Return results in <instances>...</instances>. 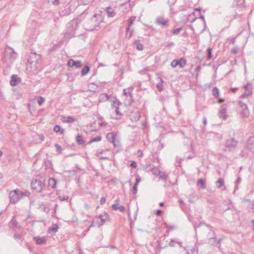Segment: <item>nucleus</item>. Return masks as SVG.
Here are the masks:
<instances>
[{"label": "nucleus", "mask_w": 254, "mask_h": 254, "mask_svg": "<svg viewBox=\"0 0 254 254\" xmlns=\"http://www.w3.org/2000/svg\"><path fill=\"white\" fill-rule=\"evenodd\" d=\"M62 121L66 123H72L74 122L75 120L72 116H68L67 117H62Z\"/></svg>", "instance_id": "b1692460"}, {"label": "nucleus", "mask_w": 254, "mask_h": 254, "mask_svg": "<svg viewBox=\"0 0 254 254\" xmlns=\"http://www.w3.org/2000/svg\"><path fill=\"white\" fill-rule=\"evenodd\" d=\"M113 209L115 210H119L121 212H124L125 210V208L123 205L118 206L117 204H114L112 206Z\"/></svg>", "instance_id": "bb28decb"}, {"label": "nucleus", "mask_w": 254, "mask_h": 254, "mask_svg": "<svg viewBox=\"0 0 254 254\" xmlns=\"http://www.w3.org/2000/svg\"><path fill=\"white\" fill-rule=\"evenodd\" d=\"M216 184L217 185V187L218 189H221L223 187H224V188L222 190H225V187L224 186V180L222 178H219L217 181L216 182Z\"/></svg>", "instance_id": "393cba45"}, {"label": "nucleus", "mask_w": 254, "mask_h": 254, "mask_svg": "<svg viewBox=\"0 0 254 254\" xmlns=\"http://www.w3.org/2000/svg\"><path fill=\"white\" fill-rule=\"evenodd\" d=\"M159 178L163 180H166L167 178V175L164 172H161L159 173Z\"/></svg>", "instance_id": "4c0bfd02"}, {"label": "nucleus", "mask_w": 254, "mask_h": 254, "mask_svg": "<svg viewBox=\"0 0 254 254\" xmlns=\"http://www.w3.org/2000/svg\"><path fill=\"white\" fill-rule=\"evenodd\" d=\"M121 103L119 101H113L112 104L113 107L116 108L115 112L117 115H121V113L119 110V105Z\"/></svg>", "instance_id": "a878e982"}, {"label": "nucleus", "mask_w": 254, "mask_h": 254, "mask_svg": "<svg viewBox=\"0 0 254 254\" xmlns=\"http://www.w3.org/2000/svg\"><path fill=\"white\" fill-rule=\"evenodd\" d=\"M16 58L17 53L14 51L12 48L7 47L3 53L2 61L7 64H12Z\"/></svg>", "instance_id": "7ed1b4c3"}, {"label": "nucleus", "mask_w": 254, "mask_h": 254, "mask_svg": "<svg viewBox=\"0 0 254 254\" xmlns=\"http://www.w3.org/2000/svg\"><path fill=\"white\" fill-rule=\"evenodd\" d=\"M241 180H241V178L238 177V179H237V182H237V184L240 183H241Z\"/></svg>", "instance_id": "69168bd1"}, {"label": "nucleus", "mask_w": 254, "mask_h": 254, "mask_svg": "<svg viewBox=\"0 0 254 254\" xmlns=\"http://www.w3.org/2000/svg\"><path fill=\"white\" fill-rule=\"evenodd\" d=\"M55 146L57 148V151L59 152V153H61V151H62L61 146L59 144H57V143H56Z\"/></svg>", "instance_id": "de8ad7c7"}, {"label": "nucleus", "mask_w": 254, "mask_h": 254, "mask_svg": "<svg viewBox=\"0 0 254 254\" xmlns=\"http://www.w3.org/2000/svg\"><path fill=\"white\" fill-rule=\"evenodd\" d=\"M151 172L153 175L155 176H159L160 171L157 168H154L151 170Z\"/></svg>", "instance_id": "e433bc0d"}, {"label": "nucleus", "mask_w": 254, "mask_h": 254, "mask_svg": "<svg viewBox=\"0 0 254 254\" xmlns=\"http://www.w3.org/2000/svg\"><path fill=\"white\" fill-rule=\"evenodd\" d=\"M238 143V141L234 138H232L228 139L225 142V146L228 148L230 151L234 150Z\"/></svg>", "instance_id": "9d476101"}, {"label": "nucleus", "mask_w": 254, "mask_h": 254, "mask_svg": "<svg viewBox=\"0 0 254 254\" xmlns=\"http://www.w3.org/2000/svg\"><path fill=\"white\" fill-rule=\"evenodd\" d=\"M21 79L17 77L16 75H12L10 81V85L15 86L18 82H20Z\"/></svg>", "instance_id": "a211bd4d"}, {"label": "nucleus", "mask_w": 254, "mask_h": 254, "mask_svg": "<svg viewBox=\"0 0 254 254\" xmlns=\"http://www.w3.org/2000/svg\"><path fill=\"white\" fill-rule=\"evenodd\" d=\"M101 140V136H96V137L92 138L88 142V143H91L94 142H97L100 141Z\"/></svg>", "instance_id": "72a5a7b5"}, {"label": "nucleus", "mask_w": 254, "mask_h": 254, "mask_svg": "<svg viewBox=\"0 0 254 254\" xmlns=\"http://www.w3.org/2000/svg\"><path fill=\"white\" fill-rule=\"evenodd\" d=\"M179 203H180V205L184 204V201L180 199L179 200Z\"/></svg>", "instance_id": "338daca9"}, {"label": "nucleus", "mask_w": 254, "mask_h": 254, "mask_svg": "<svg viewBox=\"0 0 254 254\" xmlns=\"http://www.w3.org/2000/svg\"><path fill=\"white\" fill-rule=\"evenodd\" d=\"M133 30L132 29H130L129 27H127L126 29V37H127L128 38H130L133 34Z\"/></svg>", "instance_id": "2f4dec72"}, {"label": "nucleus", "mask_w": 254, "mask_h": 254, "mask_svg": "<svg viewBox=\"0 0 254 254\" xmlns=\"http://www.w3.org/2000/svg\"><path fill=\"white\" fill-rule=\"evenodd\" d=\"M203 124L204 125H205L206 124V123H207V120H206V118L205 117H204L203 118Z\"/></svg>", "instance_id": "0e129e2a"}, {"label": "nucleus", "mask_w": 254, "mask_h": 254, "mask_svg": "<svg viewBox=\"0 0 254 254\" xmlns=\"http://www.w3.org/2000/svg\"><path fill=\"white\" fill-rule=\"evenodd\" d=\"M207 59H210L212 57V49L208 48L207 50Z\"/></svg>", "instance_id": "ea45409f"}, {"label": "nucleus", "mask_w": 254, "mask_h": 254, "mask_svg": "<svg viewBox=\"0 0 254 254\" xmlns=\"http://www.w3.org/2000/svg\"><path fill=\"white\" fill-rule=\"evenodd\" d=\"M239 106L242 109L240 113L241 117L243 118H248L250 115V111L247 105L243 102L240 101Z\"/></svg>", "instance_id": "0eeeda50"}, {"label": "nucleus", "mask_w": 254, "mask_h": 254, "mask_svg": "<svg viewBox=\"0 0 254 254\" xmlns=\"http://www.w3.org/2000/svg\"><path fill=\"white\" fill-rule=\"evenodd\" d=\"M182 28H179L176 29L172 31V33L174 35H177L182 30Z\"/></svg>", "instance_id": "a18cd8bd"}, {"label": "nucleus", "mask_w": 254, "mask_h": 254, "mask_svg": "<svg viewBox=\"0 0 254 254\" xmlns=\"http://www.w3.org/2000/svg\"><path fill=\"white\" fill-rule=\"evenodd\" d=\"M58 226L56 225L54 227H52L51 228H50L49 229V232H54V233H56L58 231Z\"/></svg>", "instance_id": "79ce46f5"}, {"label": "nucleus", "mask_w": 254, "mask_h": 254, "mask_svg": "<svg viewBox=\"0 0 254 254\" xmlns=\"http://www.w3.org/2000/svg\"><path fill=\"white\" fill-rule=\"evenodd\" d=\"M140 117V115H139V113H138V112H137V113L136 114L135 116L134 117V120L135 121H138V120H139Z\"/></svg>", "instance_id": "603ef678"}, {"label": "nucleus", "mask_w": 254, "mask_h": 254, "mask_svg": "<svg viewBox=\"0 0 254 254\" xmlns=\"http://www.w3.org/2000/svg\"><path fill=\"white\" fill-rule=\"evenodd\" d=\"M59 198L61 201L65 200L68 198L67 196H59Z\"/></svg>", "instance_id": "8fccbe9b"}, {"label": "nucleus", "mask_w": 254, "mask_h": 254, "mask_svg": "<svg viewBox=\"0 0 254 254\" xmlns=\"http://www.w3.org/2000/svg\"><path fill=\"white\" fill-rule=\"evenodd\" d=\"M110 96L106 93L101 94L99 97V100L100 102H103L108 101L110 99Z\"/></svg>", "instance_id": "aec40b11"}, {"label": "nucleus", "mask_w": 254, "mask_h": 254, "mask_svg": "<svg viewBox=\"0 0 254 254\" xmlns=\"http://www.w3.org/2000/svg\"><path fill=\"white\" fill-rule=\"evenodd\" d=\"M198 183L201 185V187L202 188H205L204 182L202 179H199L198 181Z\"/></svg>", "instance_id": "09e8293b"}, {"label": "nucleus", "mask_w": 254, "mask_h": 254, "mask_svg": "<svg viewBox=\"0 0 254 254\" xmlns=\"http://www.w3.org/2000/svg\"><path fill=\"white\" fill-rule=\"evenodd\" d=\"M137 153L138 154V156L140 157H143V153L142 152V151L140 150H139L138 151H137Z\"/></svg>", "instance_id": "5fc2aeb1"}, {"label": "nucleus", "mask_w": 254, "mask_h": 254, "mask_svg": "<svg viewBox=\"0 0 254 254\" xmlns=\"http://www.w3.org/2000/svg\"><path fill=\"white\" fill-rule=\"evenodd\" d=\"M109 215L107 213H104L103 214H100L98 217H95L92 221V224L89 227V228L92 227L97 226L100 227L103 225L108 220Z\"/></svg>", "instance_id": "20e7f679"}, {"label": "nucleus", "mask_w": 254, "mask_h": 254, "mask_svg": "<svg viewBox=\"0 0 254 254\" xmlns=\"http://www.w3.org/2000/svg\"><path fill=\"white\" fill-rule=\"evenodd\" d=\"M199 18L202 19V22H203V24L204 25V28L202 30H201V31H200V33H203L204 31L206 25H205V20H204V16H202V15H200Z\"/></svg>", "instance_id": "c03bdc74"}, {"label": "nucleus", "mask_w": 254, "mask_h": 254, "mask_svg": "<svg viewBox=\"0 0 254 254\" xmlns=\"http://www.w3.org/2000/svg\"><path fill=\"white\" fill-rule=\"evenodd\" d=\"M174 243H175V241L173 240H172L170 243H169V245L171 246V247H174L175 245H174Z\"/></svg>", "instance_id": "bf43d9fd"}, {"label": "nucleus", "mask_w": 254, "mask_h": 254, "mask_svg": "<svg viewBox=\"0 0 254 254\" xmlns=\"http://www.w3.org/2000/svg\"><path fill=\"white\" fill-rule=\"evenodd\" d=\"M102 22L103 18L101 15L95 14L90 19L86 21L84 25L85 28L88 31L98 30L97 27L99 26L100 23Z\"/></svg>", "instance_id": "f257e3e1"}, {"label": "nucleus", "mask_w": 254, "mask_h": 254, "mask_svg": "<svg viewBox=\"0 0 254 254\" xmlns=\"http://www.w3.org/2000/svg\"><path fill=\"white\" fill-rule=\"evenodd\" d=\"M79 20L77 19H74L66 24L67 32L70 34H72L73 31L76 29Z\"/></svg>", "instance_id": "39448f33"}, {"label": "nucleus", "mask_w": 254, "mask_h": 254, "mask_svg": "<svg viewBox=\"0 0 254 254\" xmlns=\"http://www.w3.org/2000/svg\"><path fill=\"white\" fill-rule=\"evenodd\" d=\"M45 102V99L42 97H39L38 98V103L39 106H41Z\"/></svg>", "instance_id": "a19ab883"}, {"label": "nucleus", "mask_w": 254, "mask_h": 254, "mask_svg": "<svg viewBox=\"0 0 254 254\" xmlns=\"http://www.w3.org/2000/svg\"><path fill=\"white\" fill-rule=\"evenodd\" d=\"M237 5H242L245 2V0H235Z\"/></svg>", "instance_id": "3c124183"}, {"label": "nucleus", "mask_w": 254, "mask_h": 254, "mask_svg": "<svg viewBox=\"0 0 254 254\" xmlns=\"http://www.w3.org/2000/svg\"><path fill=\"white\" fill-rule=\"evenodd\" d=\"M10 223H11V225L13 226H14L15 228H19L18 224L14 218H12V219L11 220Z\"/></svg>", "instance_id": "c9c22d12"}, {"label": "nucleus", "mask_w": 254, "mask_h": 254, "mask_svg": "<svg viewBox=\"0 0 254 254\" xmlns=\"http://www.w3.org/2000/svg\"><path fill=\"white\" fill-rule=\"evenodd\" d=\"M76 141L78 144L83 145L85 143V141L83 139V136L80 134H77L76 136Z\"/></svg>", "instance_id": "4be33fe9"}, {"label": "nucleus", "mask_w": 254, "mask_h": 254, "mask_svg": "<svg viewBox=\"0 0 254 254\" xmlns=\"http://www.w3.org/2000/svg\"><path fill=\"white\" fill-rule=\"evenodd\" d=\"M134 44L136 45V48L139 50V51H142L143 50V48H144V46L143 45V44H141L140 43V40H136L135 41H134Z\"/></svg>", "instance_id": "7c9ffc66"}, {"label": "nucleus", "mask_w": 254, "mask_h": 254, "mask_svg": "<svg viewBox=\"0 0 254 254\" xmlns=\"http://www.w3.org/2000/svg\"><path fill=\"white\" fill-rule=\"evenodd\" d=\"M57 184L56 180L53 178H51L48 180V186L52 189H54L56 187Z\"/></svg>", "instance_id": "5701e85b"}, {"label": "nucleus", "mask_w": 254, "mask_h": 254, "mask_svg": "<svg viewBox=\"0 0 254 254\" xmlns=\"http://www.w3.org/2000/svg\"><path fill=\"white\" fill-rule=\"evenodd\" d=\"M130 165H131V166L133 167H134V168H136V167L135 162H132L131 163Z\"/></svg>", "instance_id": "e2e57ef3"}, {"label": "nucleus", "mask_w": 254, "mask_h": 254, "mask_svg": "<svg viewBox=\"0 0 254 254\" xmlns=\"http://www.w3.org/2000/svg\"><path fill=\"white\" fill-rule=\"evenodd\" d=\"M212 93L213 96L216 98L219 96V90L216 87H215L213 89Z\"/></svg>", "instance_id": "f704fd0d"}, {"label": "nucleus", "mask_w": 254, "mask_h": 254, "mask_svg": "<svg viewBox=\"0 0 254 254\" xmlns=\"http://www.w3.org/2000/svg\"><path fill=\"white\" fill-rule=\"evenodd\" d=\"M41 208L46 213H48L49 212V208H47L46 206L44 204H42Z\"/></svg>", "instance_id": "49530a36"}, {"label": "nucleus", "mask_w": 254, "mask_h": 254, "mask_svg": "<svg viewBox=\"0 0 254 254\" xmlns=\"http://www.w3.org/2000/svg\"><path fill=\"white\" fill-rule=\"evenodd\" d=\"M248 147L253 152H254V139L251 138L249 141Z\"/></svg>", "instance_id": "c756f323"}, {"label": "nucleus", "mask_w": 254, "mask_h": 254, "mask_svg": "<svg viewBox=\"0 0 254 254\" xmlns=\"http://www.w3.org/2000/svg\"><path fill=\"white\" fill-rule=\"evenodd\" d=\"M208 239V243L213 245V246H217L219 244V242H216L215 237L214 236V232L210 229V232L208 233L207 236Z\"/></svg>", "instance_id": "f8f14e48"}, {"label": "nucleus", "mask_w": 254, "mask_h": 254, "mask_svg": "<svg viewBox=\"0 0 254 254\" xmlns=\"http://www.w3.org/2000/svg\"><path fill=\"white\" fill-rule=\"evenodd\" d=\"M157 88H158V90L159 91H161L162 90L163 88H162V86L161 84H160V83H158L157 84Z\"/></svg>", "instance_id": "864d4df0"}, {"label": "nucleus", "mask_w": 254, "mask_h": 254, "mask_svg": "<svg viewBox=\"0 0 254 254\" xmlns=\"http://www.w3.org/2000/svg\"><path fill=\"white\" fill-rule=\"evenodd\" d=\"M134 18H130L128 19V26L127 27H130L134 23Z\"/></svg>", "instance_id": "58836bf2"}, {"label": "nucleus", "mask_w": 254, "mask_h": 254, "mask_svg": "<svg viewBox=\"0 0 254 254\" xmlns=\"http://www.w3.org/2000/svg\"><path fill=\"white\" fill-rule=\"evenodd\" d=\"M136 178H135V183L134 185L133 186V194H135L136 193L137 191V186L139 182H140V177L138 175H136Z\"/></svg>", "instance_id": "6ab92c4d"}, {"label": "nucleus", "mask_w": 254, "mask_h": 254, "mask_svg": "<svg viewBox=\"0 0 254 254\" xmlns=\"http://www.w3.org/2000/svg\"><path fill=\"white\" fill-rule=\"evenodd\" d=\"M231 89L232 92H235L237 90V88H232Z\"/></svg>", "instance_id": "774afa93"}, {"label": "nucleus", "mask_w": 254, "mask_h": 254, "mask_svg": "<svg viewBox=\"0 0 254 254\" xmlns=\"http://www.w3.org/2000/svg\"><path fill=\"white\" fill-rule=\"evenodd\" d=\"M156 23L162 27L168 26V20L162 16L157 17L156 19Z\"/></svg>", "instance_id": "dca6fc26"}, {"label": "nucleus", "mask_w": 254, "mask_h": 254, "mask_svg": "<svg viewBox=\"0 0 254 254\" xmlns=\"http://www.w3.org/2000/svg\"><path fill=\"white\" fill-rule=\"evenodd\" d=\"M41 56L39 54H37L34 53H30L28 59V62L30 64H37L41 60Z\"/></svg>", "instance_id": "1a4fd4ad"}, {"label": "nucleus", "mask_w": 254, "mask_h": 254, "mask_svg": "<svg viewBox=\"0 0 254 254\" xmlns=\"http://www.w3.org/2000/svg\"><path fill=\"white\" fill-rule=\"evenodd\" d=\"M67 65L71 67L75 66L76 68H78L81 67L82 64L80 61H75L73 59H70L68 61Z\"/></svg>", "instance_id": "4468645a"}, {"label": "nucleus", "mask_w": 254, "mask_h": 254, "mask_svg": "<svg viewBox=\"0 0 254 254\" xmlns=\"http://www.w3.org/2000/svg\"><path fill=\"white\" fill-rule=\"evenodd\" d=\"M32 188L37 192H40L44 186L42 182L38 179L32 180L31 183Z\"/></svg>", "instance_id": "423d86ee"}, {"label": "nucleus", "mask_w": 254, "mask_h": 254, "mask_svg": "<svg viewBox=\"0 0 254 254\" xmlns=\"http://www.w3.org/2000/svg\"><path fill=\"white\" fill-rule=\"evenodd\" d=\"M106 12L108 16L109 17H112L115 16L114 10L110 7H107Z\"/></svg>", "instance_id": "cd10ccee"}, {"label": "nucleus", "mask_w": 254, "mask_h": 254, "mask_svg": "<svg viewBox=\"0 0 254 254\" xmlns=\"http://www.w3.org/2000/svg\"><path fill=\"white\" fill-rule=\"evenodd\" d=\"M134 89V87L133 86H130L127 89H124L123 93L126 96L131 97V92Z\"/></svg>", "instance_id": "412c9836"}, {"label": "nucleus", "mask_w": 254, "mask_h": 254, "mask_svg": "<svg viewBox=\"0 0 254 254\" xmlns=\"http://www.w3.org/2000/svg\"><path fill=\"white\" fill-rule=\"evenodd\" d=\"M239 52V49H238V47L236 46V47H234L233 48H232L231 49V52L232 54H236L237 53H238Z\"/></svg>", "instance_id": "37998d69"}, {"label": "nucleus", "mask_w": 254, "mask_h": 254, "mask_svg": "<svg viewBox=\"0 0 254 254\" xmlns=\"http://www.w3.org/2000/svg\"><path fill=\"white\" fill-rule=\"evenodd\" d=\"M186 65V60L182 58L179 60H174L171 63V65L172 67L175 68L177 66L181 68H184Z\"/></svg>", "instance_id": "6e6552de"}, {"label": "nucleus", "mask_w": 254, "mask_h": 254, "mask_svg": "<svg viewBox=\"0 0 254 254\" xmlns=\"http://www.w3.org/2000/svg\"><path fill=\"white\" fill-rule=\"evenodd\" d=\"M30 195L28 191H22L18 189L11 190L9 194L10 202L15 204L17 203L23 196H29Z\"/></svg>", "instance_id": "f03ea898"}, {"label": "nucleus", "mask_w": 254, "mask_h": 254, "mask_svg": "<svg viewBox=\"0 0 254 254\" xmlns=\"http://www.w3.org/2000/svg\"><path fill=\"white\" fill-rule=\"evenodd\" d=\"M230 41H231V43L232 44H234L235 43V41H236V38H234L231 39Z\"/></svg>", "instance_id": "680f3d73"}, {"label": "nucleus", "mask_w": 254, "mask_h": 254, "mask_svg": "<svg viewBox=\"0 0 254 254\" xmlns=\"http://www.w3.org/2000/svg\"><path fill=\"white\" fill-rule=\"evenodd\" d=\"M54 130L56 132H61V133H63L64 129L62 128L60 126L56 125L54 127Z\"/></svg>", "instance_id": "473e14b6"}, {"label": "nucleus", "mask_w": 254, "mask_h": 254, "mask_svg": "<svg viewBox=\"0 0 254 254\" xmlns=\"http://www.w3.org/2000/svg\"><path fill=\"white\" fill-rule=\"evenodd\" d=\"M162 212V211L161 210L158 209V210H156V211L155 212V214H156L158 216H159V215H161Z\"/></svg>", "instance_id": "4d7b16f0"}, {"label": "nucleus", "mask_w": 254, "mask_h": 254, "mask_svg": "<svg viewBox=\"0 0 254 254\" xmlns=\"http://www.w3.org/2000/svg\"><path fill=\"white\" fill-rule=\"evenodd\" d=\"M14 238L15 239H20L21 238V236L19 234H15L14 235Z\"/></svg>", "instance_id": "13d9d810"}, {"label": "nucleus", "mask_w": 254, "mask_h": 254, "mask_svg": "<svg viewBox=\"0 0 254 254\" xmlns=\"http://www.w3.org/2000/svg\"><path fill=\"white\" fill-rule=\"evenodd\" d=\"M105 201H106V198H105V197H102V198H101V199H100V204H103L105 202Z\"/></svg>", "instance_id": "6e6d98bb"}, {"label": "nucleus", "mask_w": 254, "mask_h": 254, "mask_svg": "<svg viewBox=\"0 0 254 254\" xmlns=\"http://www.w3.org/2000/svg\"><path fill=\"white\" fill-rule=\"evenodd\" d=\"M52 2L54 4H58L59 2V0H52Z\"/></svg>", "instance_id": "052dcab7"}, {"label": "nucleus", "mask_w": 254, "mask_h": 254, "mask_svg": "<svg viewBox=\"0 0 254 254\" xmlns=\"http://www.w3.org/2000/svg\"><path fill=\"white\" fill-rule=\"evenodd\" d=\"M90 70V67L88 65H85L81 70V75L82 76L86 75Z\"/></svg>", "instance_id": "c85d7f7f"}, {"label": "nucleus", "mask_w": 254, "mask_h": 254, "mask_svg": "<svg viewBox=\"0 0 254 254\" xmlns=\"http://www.w3.org/2000/svg\"><path fill=\"white\" fill-rule=\"evenodd\" d=\"M116 134L113 132H109L107 134V139L111 142L114 143L115 146H116L118 145V142H116Z\"/></svg>", "instance_id": "2eb2a0df"}, {"label": "nucleus", "mask_w": 254, "mask_h": 254, "mask_svg": "<svg viewBox=\"0 0 254 254\" xmlns=\"http://www.w3.org/2000/svg\"><path fill=\"white\" fill-rule=\"evenodd\" d=\"M218 116L220 118L223 120L227 119L226 109L225 107L222 106L220 111L218 113Z\"/></svg>", "instance_id": "f3484780"}, {"label": "nucleus", "mask_w": 254, "mask_h": 254, "mask_svg": "<svg viewBox=\"0 0 254 254\" xmlns=\"http://www.w3.org/2000/svg\"><path fill=\"white\" fill-rule=\"evenodd\" d=\"M33 239L37 245H44L47 241V238L46 237L36 236L34 237Z\"/></svg>", "instance_id": "ddd939ff"}, {"label": "nucleus", "mask_w": 254, "mask_h": 254, "mask_svg": "<svg viewBox=\"0 0 254 254\" xmlns=\"http://www.w3.org/2000/svg\"><path fill=\"white\" fill-rule=\"evenodd\" d=\"M244 88L245 89L246 92L241 96V98H245L251 96L252 94V87L251 86V84H247L244 86Z\"/></svg>", "instance_id": "9b49d317"}]
</instances>
